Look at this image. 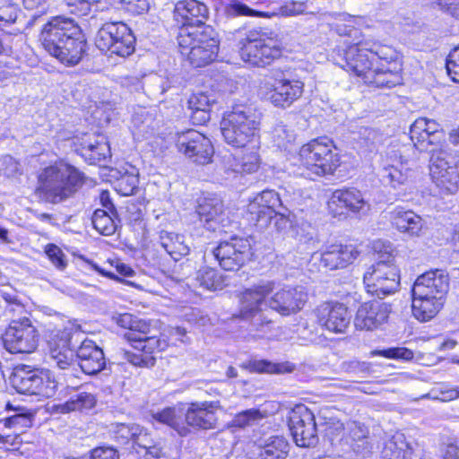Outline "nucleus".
Segmentation results:
<instances>
[{
    "mask_svg": "<svg viewBox=\"0 0 459 459\" xmlns=\"http://www.w3.org/2000/svg\"><path fill=\"white\" fill-rule=\"evenodd\" d=\"M375 353L388 359L403 360H411L413 359V351L404 347L389 348L376 351Z\"/></svg>",
    "mask_w": 459,
    "mask_h": 459,
    "instance_id": "13d9d810",
    "label": "nucleus"
},
{
    "mask_svg": "<svg viewBox=\"0 0 459 459\" xmlns=\"http://www.w3.org/2000/svg\"><path fill=\"white\" fill-rule=\"evenodd\" d=\"M82 155L91 163L104 160L110 155V148L103 135L85 134L81 143Z\"/></svg>",
    "mask_w": 459,
    "mask_h": 459,
    "instance_id": "f704fd0d",
    "label": "nucleus"
},
{
    "mask_svg": "<svg viewBox=\"0 0 459 459\" xmlns=\"http://www.w3.org/2000/svg\"><path fill=\"white\" fill-rule=\"evenodd\" d=\"M215 103L213 96L205 92L193 93L187 100L193 123L203 125L211 119V108Z\"/></svg>",
    "mask_w": 459,
    "mask_h": 459,
    "instance_id": "72a5a7b5",
    "label": "nucleus"
},
{
    "mask_svg": "<svg viewBox=\"0 0 459 459\" xmlns=\"http://www.w3.org/2000/svg\"><path fill=\"white\" fill-rule=\"evenodd\" d=\"M117 324L123 328L129 329V332L125 333V338L138 351L134 353L122 350V357L134 366L152 367L155 363V353L163 351L168 345L167 342L155 335L149 336V333L146 332L147 325L131 314L119 315Z\"/></svg>",
    "mask_w": 459,
    "mask_h": 459,
    "instance_id": "7ed1b4c3",
    "label": "nucleus"
},
{
    "mask_svg": "<svg viewBox=\"0 0 459 459\" xmlns=\"http://www.w3.org/2000/svg\"><path fill=\"white\" fill-rule=\"evenodd\" d=\"M175 18L181 26H207L208 8L197 0L178 1L175 6Z\"/></svg>",
    "mask_w": 459,
    "mask_h": 459,
    "instance_id": "c756f323",
    "label": "nucleus"
},
{
    "mask_svg": "<svg viewBox=\"0 0 459 459\" xmlns=\"http://www.w3.org/2000/svg\"><path fill=\"white\" fill-rule=\"evenodd\" d=\"M90 459H119V454L112 447H97L91 451Z\"/></svg>",
    "mask_w": 459,
    "mask_h": 459,
    "instance_id": "0e129e2a",
    "label": "nucleus"
},
{
    "mask_svg": "<svg viewBox=\"0 0 459 459\" xmlns=\"http://www.w3.org/2000/svg\"><path fill=\"white\" fill-rule=\"evenodd\" d=\"M324 426L325 436L333 442L335 438L341 437L344 431L343 424L335 418L325 420Z\"/></svg>",
    "mask_w": 459,
    "mask_h": 459,
    "instance_id": "6e6d98bb",
    "label": "nucleus"
},
{
    "mask_svg": "<svg viewBox=\"0 0 459 459\" xmlns=\"http://www.w3.org/2000/svg\"><path fill=\"white\" fill-rule=\"evenodd\" d=\"M288 426L297 446L308 447L317 443L315 415L307 406L299 404L290 411Z\"/></svg>",
    "mask_w": 459,
    "mask_h": 459,
    "instance_id": "dca6fc26",
    "label": "nucleus"
},
{
    "mask_svg": "<svg viewBox=\"0 0 459 459\" xmlns=\"http://www.w3.org/2000/svg\"><path fill=\"white\" fill-rule=\"evenodd\" d=\"M329 211L333 216L343 214L346 211L364 212L369 209L362 193L356 188L337 189L328 201Z\"/></svg>",
    "mask_w": 459,
    "mask_h": 459,
    "instance_id": "a878e982",
    "label": "nucleus"
},
{
    "mask_svg": "<svg viewBox=\"0 0 459 459\" xmlns=\"http://www.w3.org/2000/svg\"><path fill=\"white\" fill-rule=\"evenodd\" d=\"M273 212L255 198L247 206V220L260 230H265L273 221Z\"/></svg>",
    "mask_w": 459,
    "mask_h": 459,
    "instance_id": "a19ab883",
    "label": "nucleus"
},
{
    "mask_svg": "<svg viewBox=\"0 0 459 459\" xmlns=\"http://www.w3.org/2000/svg\"><path fill=\"white\" fill-rule=\"evenodd\" d=\"M247 152H245L240 159V169L243 172L253 173L256 171L260 166V156L258 151L260 148H253L247 146Z\"/></svg>",
    "mask_w": 459,
    "mask_h": 459,
    "instance_id": "8fccbe9b",
    "label": "nucleus"
},
{
    "mask_svg": "<svg viewBox=\"0 0 459 459\" xmlns=\"http://www.w3.org/2000/svg\"><path fill=\"white\" fill-rule=\"evenodd\" d=\"M260 114L251 106L235 105L221 122L224 141L234 148H260Z\"/></svg>",
    "mask_w": 459,
    "mask_h": 459,
    "instance_id": "20e7f679",
    "label": "nucleus"
},
{
    "mask_svg": "<svg viewBox=\"0 0 459 459\" xmlns=\"http://www.w3.org/2000/svg\"><path fill=\"white\" fill-rule=\"evenodd\" d=\"M305 11V4L299 2L288 3L280 8V13L282 16H294L302 13Z\"/></svg>",
    "mask_w": 459,
    "mask_h": 459,
    "instance_id": "338daca9",
    "label": "nucleus"
},
{
    "mask_svg": "<svg viewBox=\"0 0 459 459\" xmlns=\"http://www.w3.org/2000/svg\"><path fill=\"white\" fill-rule=\"evenodd\" d=\"M159 238L160 246L175 261L189 254L190 247L185 243L182 235L162 230Z\"/></svg>",
    "mask_w": 459,
    "mask_h": 459,
    "instance_id": "58836bf2",
    "label": "nucleus"
},
{
    "mask_svg": "<svg viewBox=\"0 0 459 459\" xmlns=\"http://www.w3.org/2000/svg\"><path fill=\"white\" fill-rule=\"evenodd\" d=\"M243 367L248 368L250 371L256 372L276 371V366L265 360L249 361L247 364L243 365Z\"/></svg>",
    "mask_w": 459,
    "mask_h": 459,
    "instance_id": "69168bd1",
    "label": "nucleus"
},
{
    "mask_svg": "<svg viewBox=\"0 0 459 459\" xmlns=\"http://www.w3.org/2000/svg\"><path fill=\"white\" fill-rule=\"evenodd\" d=\"M117 213L112 214V212L102 209H97L92 215L93 227L106 236L115 233L117 227Z\"/></svg>",
    "mask_w": 459,
    "mask_h": 459,
    "instance_id": "37998d69",
    "label": "nucleus"
},
{
    "mask_svg": "<svg viewBox=\"0 0 459 459\" xmlns=\"http://www.w3.org/2000/svg\"><path fill=\"white\" fill-rule=\"evenodd\" d=\"M444 301L445 299L436 296H412V315L420 322H428L441 310Z\"/></svg>",
    "mask_w": 459,
    "mask_h": 459,
    "instance_id": "473e14b6",
    "label": "nucleus"
},
{
    "mask_svg": "<svg viewBox=\"0 0 459 459\" xmlns=\"http://www.w3.org/2000/svg\"><path fill=\"white\" fill-rule=\"evenodd\" d=\"M392 164L383 169V180L390 184L394 188L403 185L411 176V168Z\"/></svg>",
    "mask_w": 459,
    "mask_h": 459,
    "instance_id": "de8ad7c7",
    "label": "nucleus"
},
{
    "mask_svg": "<svg viewBox=\"0 0 459 459\" xmlns=\"http://www.w3.org/2000/svg\"><path fill=\"white\" fill-rule=\"evenodd\" d=\"M218 402H195L189 404L185 411V423L195 429H212L216 428V410Z\"/></svg>",
    "mask_w": 459,
    "mask_h": 459,
    "instance_id": "bb28decb",
    "label": "nucleus"
},
{
    "mask_svg": "<svg viewBox=\"0 0 459 459\" xmlns=\"http://www.w3.org/2000/svg\"><path fill=\"white\" fill-rule=\"evenodd\" d=\"M19 9L11 0L0 4V23L3 25L14 23L17 20Z\"/></svg>",
    "mask_w": 459,
    "mask_h": 459,
    "instance_id": "864d4df0",
    "label": "nucleus"
},
{
    "mask_svg": "<svg viewBox=\"0 0 459 459\" xmlns=\"http://www.w3.org/2000/svg\"><path fill=\"white\" fill-rule=\"evenodd\" d=\"M400 64H393V67H385V64H382V66H375L374 70L369 72L365 82L377 87L391 88L400 83Z\"/></svg>",
    "mask_w": 459,
    "mask_h": 459,
    "instance_id": "c9c22d12",
    "label": "nucleus"
},
{
    "mask_svg": "<svg viewBox=\"0 0 459 459\" xmlns=\"http://www.w3.org/2000/svg\"><path fill=\"white\" fill-rule=\"evenodd\" d=\"M125 9L133 14H142L149 10V0H121Z\"/></svg>",
    "mask_w": 459,
    "mask_h": 459,
    "instance_id": "e2e57ef3",
    "label": "nucleus"
},
{
    "mask_svg": "<svg viewBox=\"0 0 459 459\" xmlns=\"http://www.w3.org/2000/svg\"><path fill=\"white\" fill-rule=\"evenodd\" d=\"M391 311V305L382 299L364 302L357 310L355 327L368 331L377 329L387 322Z\"/></svg>",
    "mask_w": 459,
    "mask_h": 459,
    "instance_id": "412c9836",
    "label": "nucleus"
},
{
    "mask_svg": "<svg viewBox=\"0 0 459 459\" xmlns=\"http://www.w3.org/2000/svg\"><path fill=\"white\" fill-rule=\"evenodd\" d=\"M195 212L200 222L210 231H216L226 226L227 217L224 204L222 200L216 195L201 198L198 201Z\"/></svg>",
    "mask_w": 459,
    "mask_h": 459,
    "instance_id": "b1692460",
    "label": "nucleus"
},
{
    "mask_svg": "<svg viewBox=\"0 0 459 459\" xmlns=\"http://www.w3.org/2000/svg\"><path fill=\"white\" fill-rule=\"evenodd\" d=\"M316 314L317 323L332 333H345L351 324V316L342 303H323L316 308Z\"/></svg>",
    "mask_w": 459,
    "mask_h": 459,
    "instance_id": "4be33fe9",
    "label": "nucleus"
},
{
    "mask_svg": "<svg viewBox=\"0 0 459 459\" xmlns=\"http://www.w3.org/2000/svg\"><path fill=\"white\" fill-rule=\"evenodd\" d=\"M196 280L201 286L210 290H221L224 286L222 276L210 267L201 268L197 273Z\"/></svg>",
    "mask_w": 459,
    "mask_h": 459,
    "instance_id": "49530a36",
    "label": "nucleus"
},
{
    "mask_svg": "<svg viewBox=\"0 0 459 459\" xmlns=\"http://www.w3.org/2000/svg\"><path fill=\"white\" fill-rule=\"evenodd\" d=\"M10 383L20 394L43 398L53 397L58 386V383L51 371L31 368L24 364L17 365L13 368L10 377Z\"/></svg>",
    "mask_w": 459,
    "mask_h": 459,
    "instance_id": "0eeeda50",
    "label": "nucleus"
},
{
    "mask_svg": "<svg viewBox=\"0 0 459 459\" xmlns=\"http://www.w3.org/2000/svg\"><path fill=\"white\" fill-rule=\"evenodd\" d=\"M138 185V172L133 168L132 173H126L117 180L116 190L124 196L134 195L139 190Z\"/></svg>",
    "mask_w": 459,
    "mask_h": 459,
    "instance_id": "09e8293b",
    "label": "nucleus"
},
{
    "mask_svg": "<svg viewBox=\"0 0 459 459\" xmlns=\"http://www.w3.org/2000/svg\"><path fill=\"white\" fill-rule=\"evenodd\" d=\"M239 45L242 60L255 66L268 65L283 53L282 47L275 39L255 31H249L240 39Z\"/></svg>",
    "mask_w": 459,
    "mask_h": 459,
    "instance_id": "6e6552de",
    "label": "nucleus"
},
{
    "mask_svg": "<svg viewBox=\"0 0 459 459\" xmlns=\"http://www.w3.org/2000/svg\"><path fill=\"white\" fill-rule=\"evenodd\" d=\"M114 432L123 443L132 440L139 446H146L147 433L140 425L117 423Z\"/></svg>",
    "mask_w": 459,
    "mask_h": 459,
    "instance_id": "79ce46f5",
    "label": "nucleus"
},
{
    "mask_svg": "<svg viewBox=\"0 0 459 459\" xmlns=\"http://www.w3.org/2000/svg\"><path fill=\"white\" fill-rule=\"evenodd\" d=\"M219 51V42L212 45H204L197 48H193L188 52L181 54L189 64L195 67H203L217 57Z\"/></svg>",
    "mask_w": 459,
    "mask_h": 459,
    "instance_id": "ea45409f",
    "label": "nucleus"
},
{
    "mask_svg": "<svg viewBox=\"0 0 459 459\" xmlns=\"http://www.w3.org/2000/svg\"><path fill=\"white\" fill-rule=\"evenodd\" d=\"M303 166L312 175L323 177L332 175L340 166V156L333 142L327 137L311 140L299 150Z\"/></svg>",
    "mask_w": 459,
    "mask_h": 459,
    "instance_id": "423d86ee",
    "label": "nucleus"
},
{
    "mask_svg": "<svg viewBox=\"0 0 459 459\" xmlns=\"http://www.w3.org/2000/svg\"><path fill=\"white\" fill-rule=\"evenodd\" d=\"M446 68L452 81L459 83V62L453 58L446 57Z\"/></svg>",
    "mask_w": 459,
    "mask_h": 459,
    "instance_id": "774afa93",
    "label": "nucleus"
},
{
    "mask_svg": "<svg viewBox=\"0 0 459 459\" xmlns=\"http://www.w3.org/2000/svg\"><path fill=\"white\" fill-rule=\"evenodd\" d=\"M95 396L87 392H80L74 394L71 398L60 405V411L62 413H67L74 411L90 410L96 404Z\"/></svg>",
    "mask_w": 459,
    "mask_h": 459,
    "instance_id": "c03bdc74",
    "label": "nucleus"
},
{
    "mask_svg": "<svg viewBox=\"0 0 459 459\" xmlns=\"http://www.w3.org/2000/svg\"><path fill=\"white\" fill-rule=\"evenodd\" d=\"M82 338V336L80 338L76 348L78 366L83 373L96 375L106 366L104 352L92 340Z\"/></svg>",
    "mask_w": 459,
    "mask_h": 459,
    "instance_id": "393cba45",
    "label": "nucleus"
},
{
    "mask_svg": "<svg viewBox=\"0 0 459 459\" xmlns=\"http://www.w3.org/2000/svg\"><path fill=\"white\" fill-rule=\"evenodd\" d=\"M0 173L7 178H13L22 173L21 165L12 156L0 158Z\"/></svg>",
    "mask_w": 459,
    "mask_h": 459,
    "instance_id": "5fc2aeb1",
    "label": "nucleus"
},
{
    "mask_svg": "<svg viewBox=\"0 0 459 459\" xmlns=\"http://www.w3.org/2000/svg\"><path fill=\"white\" fill-rule=\"evenodd\" d=\"M429 173L441 194H454L458 189L459 173L451 153L443 149L433 150L429 160Z\"/></svg>",
    "mask_w": 459,
    "mask_h": 459,
    "instance_id": "9b49d317",
    "label": "nucleus"
},
{
    "mask_svg": "<svg viewBox=\"0 0 459 459\" xmlns=\"http://www.w3.org/2000/svg\"><path fill=\"white\" fill-rule=\"evenodd\" d=\"M177 146L186 157L200 165L210 163L214 152L211 140L195 130L178 134Z\"/></svg>",
    "mask_w": 459,
    "mask_h": 459,
    "instance_id": "a211bd4d",
    "label": "nucleus"
},
{
    "mask_svg": "<svg viewBox=\"0 0 459 459\" xmlns=\"http://www.w3.org/2000/svg\"><path fill=\"white\" fill-rule=\"evenodd\" d=\"M369 49L374 64L378 63L376 66L385 64V67H393V64H399L397 53L391 47L374 43L369 44Z\"/></svg>",
    "mask_w": 459,
    "mask_h": 459,
    "instance_id": "a18cd8bd",
    "label": "nucleus"
},
{
    "mask_svg": "<svg viewBox=\"0 0 459 459\" xmlns=\"http://www.w3.org/2000/svg\"><path fill=\"white\" fill-rule=\"evenodd\" d=\"M363 281L368 293L384 299L399 290V270L396 264L375 263L364 273Z\"/></svg>",
    "mask_w": 459,
    "mask_h": 459,
    "instance_id": "f8f14e48",
    "label": "nucleus"
},
{
    "mask_svg": "<svg viewBox=\"0 0 459 459\" xmlns=\"http://www.w3.org/2000/svg\"><path fill=\"white\" fill-rule=\"evenodd\" d=\"M289 443L280 436H273L258 445L257 459H285Z\"/></svg>",
    "mask_w": 459,
    "mask_h": 459,
    "instance_id": "e433bc0d",
    "label": "nucleus"
},
{
    "mask_svg": "<svg viewBox=\"0 0 459 459\" xmlns=\"http://www.w3.org/2000/svg\"><path fill=\"white\" fill-rule=\"evenodd\" d=\"M412 143L405 144L398 150L400 166L410 167L411 162L419 159L420 152L427 151L431 145L439 144L445 138L441 126L433 119L420 117L414 121L410 129Z\"/></svg>",
    "mask_w": 459,
    "mask_h": 459,
    "instance_id": "39448f33",
    "label": "nucleus"
},
{
    "mask_svg": "<svg viewBox=\"0 0 459 459\" xmlns=\"http://www.w3.org/2000/svg\"><path fill=\"white\" fill-rule=\"evenodd\" d=\"M82 333L74 325H69L53 333L48 341L49 355L55 365L63 370L76 365V348Z\"/></svg>",
    "mask_w": 459,
    "mask_h": 459,
    "instance_id": "9d476101",
    "label": "nucleus"
},
{
    "mask_svg": "<svg viewBox=\"0 0 459 459\" xmlns=\"http://www.w3.org/2000/svg\"><path fill=\"white\" fill-rule=\"evenodd\" d=\"M264 415L257 409H250L238 413L234 418V425L239 428H245L257 423L263 420Z\"/></svg>",
    "mask_w": 459,
    "mask_h": 459,
    "instance_id": "3c124183",
    "label": "nucleus"
},
{
    "mask_svg": "<svg viewBox=\"0 0 459 459\" xmlns=\"http://www.w3.org/2000/svg\"><path fill=\"white\" fill-rule=\"evenodd\" d=\"M275 289L273 281H263L245 289L239 294V316L243 319H253L264 308L268 307V295Z\"/></svg>",
    "mask_w": 459,
    "mask_h": 459,
    "instance_id": "6ab92c4d",
    "label": "nucleus"
},
{
    "mask_svg": "<svg viewBox=\"0 0 459 459\" xmlns=\"http://www.w3.org/2000/svg\"><path fill=\"white\" fill-rule=\"evenodd\" d=\"M65 3L69 12L78 16L87 15L91 7L87 0H65Z\"/></svg>",
    "mask_w": 459,
    "mask_h": 459,
    "instance_id": "680f3d73",
    "label": "nucleus"
},
{
    "mask_svg": "<svg viewBox=\"0 0 459 459\" xmlns=\"http://www.w3.org/2000/svg\"><path fill=\"white\" fill-rule=\"evenodd\" d=\"M274 142L280 148L287 149L295 140V134L284 126H278L273 131Z\"/></svg>",
    "mask_w": 459,
    "mask_h": 459,
    "instance_id": "4d7b16f0",
    "label": "nucleus"
},
{
    "mask_svg": "<svg viewBox=\"0 0 459 459\" xmlns=\"http://www.w3.org/2000/svg\"><path fill=\"white\" fill-rule=\"evenodd\" d=\"M255 199L271 210L273 213H275L278 208L281 207V201L279 194L274 190H264L258 194Z\"/></svg>",
    "mask_w": 459,
    "mask_h": 459,
    "instance_id": "603ef678",
    "label": "nucleus"
},
{
    "mask_svg": "<svg viewBox=\"0 0 459 459\" xmlns=\"http://www.w3.org/2000/svg\"><path fill=\"white\" fill-rule=\"evenodd\" d=\"M227 11L231 15H244V16H264L263 13L255 12L249 8L247 4L239 1H232L227 7Z\"/></svg>",
    "mask_w": 459,
    "mask_h": 459,
    "instance_id": "bf43d9fd",
    "label": "nucleus"
},
{
    "mask_svg": "<svg viewBox=\"0 0 459 459\" xmlns=\"http://www.w3.org/2000/svg\"><path fill=\"white\" fill-rule=\"evenodd\" d=\"M370 50L369 43L359 42L345 48L339 47L333 58L342 68L363 77L365 82L367 75L375 68Z\"/></svg>",
    "mask_w": 459,
    "mask_h": 459,
    "instance_id": "2eb2a0df",
    "label": "nucleus"
},
{
    "mask_svg": "<svg viewBox=\"0 0 459 459\" xmlns=\"http://www.w3.org/2000/svg\"><path fill=\"white\" fill-rule=\"evenodd\" d=\"M218 34L212 26H181L178 34L179 51L188 52L192 48L218 43Z\"/></svg>",
    "mask_w": 459,
    "mask_h": 459,
    "instance_id": "cd10ccee",
    "label": "nucleus"
},
{
    "mask_svg": "<svg viewBox=\"0 0 459 459\" xmlns=\"http://www.w3.org/2000/svg\"><path fill=\"white\" fill-rule=\"evenodd\" d=\"M45 252L56 267L58 269H64L66 266L65 255L57 246L49 244L46 247Z\"/></svg>",
    "mask_w": 459,
    "mask_h": 459,
    "instance_id": "052dcab7",
    "label": "nucleus"
},
{
    "mask_svg": "<svg viewBox=\"0 0 459 459\" xmlns=\"http://www.w3.org/2000/svg\"><path fill=\"white\" fill-rule=\"evenodd\" d=\"M3 342L11 353H30L38 346V331L29 317L13 319L5 329Z\"/></svg>",
    "mask_w": 459,
    "mask_h": 459,
    "instance_id": "ddd939ff",
    "label": "nucleus"
},
{
    "mask_svg": "<svg viewBox=\"0 0 459 459\" xmlns=\"http://www.w3.org/2000/svg\"><path fill=\"white\" fill-rule=\"evenodd\" d=\"M272 293L268 299V307L282 316L299 312L307 300V293L302 286H275Z\"/></svg>",
    "mask_w": 459,
    "mask_h": 459,
    "instance_id": "aec40b11",
    "label": "nucleus"
},
{
    "mask_svg": "<svg viewBox=\"0 0 459 459\" xmlns=\"http://www.w3.org/2000/svg\"><path fill=\"white\" fill-rule=\"evenodd\" d=\"M449 290L448 274L440 269L430 270L418 276L413 287L412 296H436L445 299Z\"/></svg>",
    "mask_w": 459,
    "mask_h": 459,
    "instance_id": "5701e85b",
    "label": "nucleus"
},
{
    "mask_svg": "<svg viewBox=\"0 0 459 459\" xmlns=\"http://www.w3.org/2000/svg\"><path fill=\"white\" fill-rule=\"evenodd\" d=\"M393 225L402 233L411 237L420 236L423 229V220L411 210L395 208L391 212Z\"/></svg>",
    "mask_w": 459,
    "mask_h": 459,
    "instance_id": "7c9ffc66",
    "label": "nucleus"
},
{
    "mask_svg": "<svg viewBox=\"0 0 459 459\" xmlns=\"http://www.w3.org/2000/svg\"><path fill=\"white\" fill-rule=\"evenodd\" d=\"M251 245L247 238L233 237L221 242L213 250V255L225 271H238L250 255Z\"/></svg>",
    "mask_w": 459,
    "mask_h": 459,
    "instance_id": "f3484780",
    "label": "nucleus"
},
{
    "mask_svg": "<svg viewBox=\"0 0 459 459\" xmlns=\"http://www.w3.org/2000/svg\"><path fill=\"white\" fill-rule=\"evenodd\" d=\"M304 83L299 80H275L266 98L276 107L288 108L302 96Z\"/></svg>",
    "mask_w": 459,
    "mask_h": 459,
    "instance_id": "c85d7f7f",
    "label": "nucleus"
},
{
    "mask_svg": "<svg viewBox=\"0 0 459 459\" xmlns=\"http://www.w3.org/2000/svg\"><path fill=\"white\" fill-rule=\"evenodd\" d=\"M183 416H185V411L178 406L166 407L160 411L152 413L154 422L166 425L179 436L186 437L190 433V429L186 425Z\"/></svg>",
    "mask_w": 459,
    "mask_h": 459,
    "instance_id": "2f4dec72",
    "label": "nucleus"
},
{
    "mask_svg": "<svg viewBox=\"0 0 459 459\" xmlns=\"http://www.w3.org/2000/svg\"><path fill=\"white\" fill-rule=\"evenodd\" d=\"M412 448L403 433H395L385 441L382 450L384 459H411Z\"/></svg>",
    "mask_w": 459,
    "mask_h": 459,
    "instance_id": "4c0bfd02",
    "label": "nucleus"
},
{
    "mask_svg": "<svg viewBox=\"0 0 459 459\" xmlns=\"http://www.w3.org/2000/svg\"><path fill=\"white\" fill-rule=\"evenodd\" d=\"M359 255V252L352 245H331L322 253L312 254L308 262V270L320 272L323 269L325 271L343 269L352 264Z\"/></svg>",
    "mask_w": 459,
    "mask_h": 459,
    "instance_id": "4468645a",
    "label": "nucleus"
},
{
    "mask_svg": "<svg viewBox=\"0 0 459 459\" xmlns=\"http://www.w3.org/2000/svg\"><path fill=\"white\" fill-rule=\"evenodd\" d=\"M135 38L123 22H108L99 30L95 44L103 52L126 57L134 51Z\"/></svg>",
    "mask_w": 459,
    "mask_h": 459,
    "instance_id": "1a4fd4ad",
    "label": "nucleus"
},
{
    "mask_svg": "<svg viewBox=\"0 0 459 459\" xmlns=\"http://www.w3.org/2000/svg\"><path fill=\"white\" fill-rule=\"evenodd\" d=\"M37 179L36 193L55 204L71 198L84 183L83 174L63 160L41 169Z\"/></svg>",
    "mask_w": 459,
    "mask_h": 459,
    "instance_id": "f03ea898",
    "label": "nucleus"
},
{
    "mask_svg": "<svg viewBox=\"0 0 459 459\" xmlns=\"http://www.w3.org/2000/svg\"><path fill=\"white\" fill-rule=\"evenodd\" d=\"M44 49L66 65H77L85 53L86 40L74 20L53 17L40 33Z\"/></svg>",
    "mask_w": 459,
    "mask_h": 459,
    "instance_id": "f257e3e1",
    "label": "nucleus"
}]
</instances>
